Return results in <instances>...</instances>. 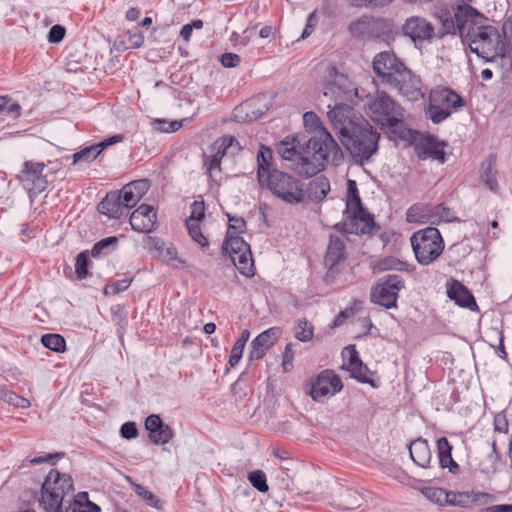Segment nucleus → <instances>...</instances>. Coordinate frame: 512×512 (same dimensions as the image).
<instances>
[{"label": "nucleus", "mask_w": 512, "mask_h": 512, "mask_svg": "<svg viewBox=\"0 0 512 512\" xmlns=\"http://www.w3.org/2000/svg\"><path fill=\"white\" fill-rule=\"evenodd\" d=\"M134 492L140 498H142L148 506L153 507L155 509H162V503H161L160 499L156 495H154L151 491L146 489L144 486H142L140 484H135Z\"/></svg>", "instance_id": "obj_42"}, {"label": "nucleus", "mask_w": 512, "mask_h": 512, "mask_svg": "<svg viewBox=\"0 0 512 512\" xmlns=\"http://www.w3.org/2000/svg\"><path fill=\"white\" fill-rule=\"evenodd\" d=\"M294 336L301 342H308L314 336V327L306 318L298 319L294 327Z\"/></svg>", "instance_id": "obj_38"}, {"label": "nucleus", "mask_w": 512, "mask_h": 512, "mask_svg": "<svg viewBox=\"0 0 512 512\" xmlns=\"http://www.w3.org/2000/svg\"><path fill=\"white\" fill-rule=\"evenodd\" d=\"M304 126L308 131L315 132L317 135L311 137L307 144V150H313L317 158L325 159L332 157L334 164H339L343 160V152L332 135L323 126L316 113L309 111L303 115Z\"/></svg>", "instance_id": "obj_5"}, {"label": "nucleus", "mask_w": 512, "mask_h": 512, "mask_svg": "<svg viewBox=\"0 0 512 512\" xmlns=\"http://www.w3.org/2000/svg\"><path fill=\"white\" fill-rule=\"evenodd\" d=\"M496 162H497L496 154L491 153L481 163L480 169H479L480 179L491 191H496L498 189V181H497L498 171L496 168Z\"/></svg>", "instance_id": "obj_30"}, {"label": "nucleus", "mask_w": 512, "mask_h": 512, "mask_svg": "<svg viewBox=\"0 0 512 512\" xmlns=\"http://www.w3.org/2000/svg\"><path fill=\"white\" fill-rule=\"evenodd\" d=\"M124 138L125 136L123 134H115L96 144H93V146L96 147L97 154L100 155L106 148L122 142Z\"/></svg>", "instance_id": "obj_58"}, {"label": "nucleus", "mask_w": 512, "mask_h": 512, "mask_svg": "<svg viewBox=\"0 0 512 512\" xmlns=\"http://www.w3.org/2000/svg\"><path fill=\"white\" fill-rule=\"evenodd\" d=\"M405 289V280L399 274L380 277L370 291V301L386 309L397 307L399 292Z\"/></svg>", "instance_id": "obj_9"}, {"label": "nucleus", "mask_w": 512, "mask_h": 512, "mask_svg": "<svg viewBox=\"0 0 512 512\" xmlns=\"http://www.w3.org/2000/svg\"><path fill=\"white\" fill-rule=\"evenodd\" d=\"M431 218H437L438 221L443 222H459L460 219L453 215L452 210L443 204L436 206L416 203L408 208L406 212V220L409 223H435Z\"/></svg>", "instance_id": "obj_13"}, {"label": "nucleus", "mask_w": 512, "mask_h": 512, "mask_svg": "<svg viewBox=\"0 0 512 512\" xmlns=\"http://www.w3.org/2000/svg\"><path fill=\"white\" fill-rule=\"evenodd\" d=\"M40 505L46 512H69V505L50 489L46 491L41 489Z\"/></svg>", "instance_id": "obj_33"}, {"label": "nucleus", "mask_w": 512, "mask_h": 512, "mask_svg": "<svg viewBox=\"0 0 512 512\" xmlns=\"http://www.w3.org/2000/svg\"><path fill=\"white\" fill-rule=\"evenodd\" d=\"M387 85L396 89L403 97L410 101H416L423 96L421 80L407 67Z\"/></svg>", "instance_id": "obj_19"}, {"label": "nucleus", "mask_w": 512, "mask_h": 512, "mask_svg": "<svg viewBox=\"0 0 512 512\" xmlns=\"http://www.w3.org/2000/svg\"><path fill=\"white\" fill-rule=\"evenodd\" d=\"M447 296L460 307L468 308L472 311L478 308L473 294L458 280L452 279L447 285Z\"/></svg>", "instance_id": "obj_25"}, {"label": "nucleus", "mask_w": 512, "mask_h": 512, "mask_svg": "<svg viewBox=\"0 0 512 512\" xmlns=\"http://www.w3.org/2000/svg\"><path fill=\"white\" fill-rule=\"evenodd\" d=\"M280 334V329L278 327H271L262 333H260L258 336H256L254 339L256 340V344L263 345L264 347H267L268 349L274 345L276 342L278 336Z\"/></svg>", "instance_id": "obj_44"}, {"label": "nucleus", "mask_w": 512, "mask_h": 512, "mask_svg": "<svg viewBox=\"0 0 512 512\" xmlns=\"http://www.w3.org/2000/svg\"><path fill=\"white\" fill-rule=\"evenodd\" d=\"M256 102L257 100L255 99L251 103H246L247 105H249L248 112L250 115L251 122L260 119L269 110V106L267 104H263L260 107H256Z\"/></svg>", "instance_id": "obj_60"}, {"label": "nucleus", "mask_w": 512, "mask_h": 512, "mask_svg": "<svg viewBox=\"0 0 512 512\" xmlns=\"http://www.w3.org/2000/svg\"><path fill=\"white\" fill-rule=\"evenodd\" d=\"M138 428L135 422L128 421L122 424L120 428V435L122 438L131 440L135 439L138 436Z\"/></svg>", "instance_id": "obj_61"}, {"label": "nucleus", "mask_w": 512, "mask_h": 512, "mask_svg": "<svg viewBox=\"0 0 512 512\" xmlns=\"http://www.w3.org/2000/svg\"><path fill=\"white\" fill-rule=\"evenodd\" d=\"M312 152L311 157L299 156L295 163L294 172L299 177L310 178L317 175L319 172L324 170L326 162L332 161V157L325 159L317 158L313 150H308V153Z\"/></svg>", "instance_id": "obj_24"}, {"label": "nucleus", "mask_w": 512, "mask_h": 512, "mask_svg": "<svg viewBox=\"0 0 512 512\" xmlns=\"http://www.w3.org/2000/svg\"><path fill=\"white\" fill-rule=\"evenodd\" d=\"M329 75L330 77L335 76V80L327 83L324 96L334 97L335 104L333 108L329 110L327 116L340 138L343 134H347L350 130L355 128L356 125H359L360 120H358V117L363 116L351 105L338 102L346 96H349L352 91L351 84L347 77L343 74H338L335 66L329 69Z\"/></svg>", "instance_id": "obj_3"}, {"label": "nucleus", "mask_w": 512, "mask_h": 512, "mask_svg": "<svg viewBox=\"0 0 512 512\" xmlns=\"http://www.w3.org/2000/svg\"><path fill=\"white\" fill-rule=\"evenodd\" d=\"M127 185L131 187V189L140 199L145 195V193L149 189V181L147 179L134 180L128 183Z\"/></svg>", "instance_id": "obj_64"}, {"label": "nucleus", "mask_w": 512, "mask_h": 512, "mask_svg": "<svg viewBox=\"0 0 512 512\" xmlns=\"http://www.w3.org/2000/svg\"><path fill=\"white\" fill-rule=\"evenodd\" d=\"M495 38L497 45L502 44L498 30L491 25H480L477 29H471L469 32H465L463 42H482L484 45H490Z\"/></svg>", "instance_id": "obj_29"}, {"label": "nucleus", "mask_w": 512, "mask_h": 512, "mask_svg": "<svg viewBox=\"0 0 512 512\" xmlns=\"http://www.w3.org/2000/svg\"><path fill=\"white\" fill-rule=\"evenodd\" d=\"M132 278H123L120 280H117L111 284L106 285L104 289L105 294H112L116 295L120 292H123L129 288L131 285Z\"/></svg>", "instance_id": "obj_54"}, {"label": "nucleus", "mask_w": 512, "mask_h": 512, "mask_svg": "<svg viewBox=\"0 0 512 512\" xmlns=\"http://www.w3.org/2000/svg\"><path fill=\"white\" fill-rule=\"evenodd\" d=\"M473 16H481V13L467 3L458 5L453 13L448 8L440 9L437 13L441 23L439 37L459 34L463 39L467 22L471 21Z\"/></svg>", "instance_id": "obj_8"}, {"label": "nucleus", "mask_w": 512, "mask_h": 512, "mask_svg": "<svg viewBox=\"0 0 512 512\" xmlns=\"http://www.w3.org/2000/svg\"><path fill=\"white\" fill-rule=\"evenodd\" d=\"M120 194L121 201L123 206L128 211L129 209L135 207L137 203L141 200L137 197L134 191L127 184L122 187L120 191H117Z\"/></svg>", "instance_id": "obj_49"}, {"label": "nucleus", "mask_w": 512, "mask_h": 512, "mask_svg": "<svg viewBox=\"0 0 512 512\" xmlns=\"http://www.w3.org/2000/svg\"><path fill=\"white\" fill-rule=\"evenodd\" d=\"M501 455H493L488 453L484 459L479 462V471L486 475L492 476L498 471Z\"/></svg>", "instance_id": "obj_41"}, {"label": "nucleus", "mask_w": 512, "mask_h": 512, "mask_svg": "<svg viewBox=\"0 0 512 512\" xmlns=\"http://www.w3.org/2000/svg\"><path fill=\"white\" fill-rule=\"evenodd\" d=\"M145 429L149 440L155 445H165L174 437V430L165 424L158 414H151L145 419Z\"/></svg>", "instance_id": "obj_20"}, {"label": "nucleus", "mask_w": 512, "mask_h": 512, "mask_svg": "<svg viewBox=\"0 0 512 512\" xmlns=\"http://www.w3.org/2000/svg\"><path fill=\"white\" fill-rule=\"evenodd\" d=\"M99 155L97 154L96 147L93 145L82 148L80 151L74 153L72 155L73 162L75 165L79 162L91 163L94 161Z\"/></svg>", "instance_id": "obj_46"}, {"label": "nucleus", "mask_w": 512, "mask_h": 512, "mask_svg": "<svg viewBox=\"0 0 512 512\" xmlns=\"http://www.w3.org/2000/svg\"><path fill=\"white\" fill-rule=\"evenodd\" d=\"M219 61L223 67L234 68L240 64V56L235 53L226 52L220 55Z\"/></svg>", "instance_id": "obj_63"}, {"label": "nucleus", "mask_w": 512, "mask_h": 512, "mask_svg": "<svg viewBox=\"0 0 512 512\" xmlns=\"http://www.w3.org/2000/svg\"><path fill=\"white\" fill-rule=\"evenodd\" d=\"M358 120L360 124L343 134L340 141L355 163L363 165L377 153L380 134L364 117Z\"/></svg>", "instance_id": "obj_4"}, {"label": "nucleus", "mask_w": 512, "mask_h": 512, "mask_svg": "<svg viewBox=\"0 0 512 512\" xmlns=\"http://www.w3.org/2000/svg\"><path fill=\"white\" fill-rule=\"evenodd\" d=\"M222 252L228 254L235 268L244 276L255 274L250 245L241 237L228 233L222 243Z\"/></svg>", "instance_id": "obj_10"}, {"label": "nucleus", "mask_w": 512, "mask_h": 512, "mask_svg": "<svg viewBox=\"0 0 512 512\" xmlns=\"http://www.w3.org/2000/svg\"><path fill=\"white\" fill-rule=\"evenodd\" d=\"M342 356L343 364L341 369L348 371L351 378L357 380L360 383L369 384L373 388L378 387V383L368 376L371 371L361 360L355 345H349L345 347L342 352Z\"/></svg>", "instance_id": "obj_15"}, {"label": "nucleus", "mask_w": 512, "mask_h": 512, "mask_svg": "<svg viewBox=\"0 0 512 512\" xmlns=\"http://www.w3.org/2000/svg\"><path fill=\"white\" fill-rule=\"evenodd\" d=\"M409 454L412 461L419 467L428 469L432 460V452L426 439L419 437L410 442Z\"/></svg>", "instance_id": "obj_28"}, {"label": "nucleus", "mask_w": 512, "mask_h": 512, "mask_svg": "<svg viewBox=\"0 0 512 512\" xmlns=\"http://www.w3.org/2000/svg\"><path fill=\"white\" fill-rule=\"evenodd\" d=\"M214 154L210 157H207L204 160V166H206L207 170L211 172L214 169L220 168L221 160L226 154L223 149H221L216 143L213 145Z\"/></svg>", "instance_id": "obj_51"}, {"label": "nucleus", "mask_w": 512, "mask_h": 512, "mask_svg": "<svg viewBox=\"0 0 512 512\" xmlns=\"http://www.w3.org/2000/svg\"><path fill=\"white\" fill-rule=\"evenodd\" d=\"M119 238L117 236H109L96 242L90 254L93 258H101L108 256L118 248Z\"/></svg>", "instance_id": "obj_34"}, {"label": "nucleus", "mask_w": 512, "mask_h": 512, "mask_svg": "<svg viewBox=\"0 0 512 512\" xmlns=\"http://www.w3.org/2000/svg\"><path fill=\"white\" fill-rule=\"evenodd\" d=\"M90 252L88 250L80 252L75 259V273L79 280L86 279L89 275V267L91 265Z\"/></svg>", "instance_id": "obj_40"}, {"label": "nucleus", "mask_w": 512, "mask_h": 512, "mask_svg": "<svg viewBox=\"0 0 512 512\" xmlns=\"http://www.w3.org/2000/svg\"><path fill=\"white\" fill-rule=\"evenodd\" d=\"M65 34L66 29L59 24H55L50 28L48 32L47 40L49 43H59L63 40Z\"/></svg>", "instance_id": "obj_62"}, {"label": "nucleus", "mask_w": 512, "mask_h": 512, "mask_svg": "<svg viewBox=\"0 0 512 512\" xmlns=\"http://www.w3.org/2000/svg\"><path fill=\"white\" fill-rule=\"evenodd\" d=\"M414 145L417 157L421 160L433 159L443 164L446 161L444 147L447 145L444 141H439L433 135L423 136L418 132L414 141H407Z\"/></svg>", "instance_id": "obj_17"}, {"label": "nucleus", "mask_w": 512, "mask_h": 512, "mask_svg": "<svg viewBox=\"0 0 512 512\" xmlns=\"http://www.w3.org/2000/svg\"><path fill=\"white\" fill-rule=\"evenodd\" d=\"M350 35L358 39H377L385 32L384 20L372 16H362L348 26Z\"/></svg>", "instance_id": "obj_18"}, {"label": "nucleus", "mask_w": 512, "mask_h": 512, "mask_svg": "<svg viewBox=\"0 0 512 512\" xmlns=\"http://www.w3.org/2000/svg\"><path fill=\"white\" fill-rule=\"evenodd\" d=\"M97 209L99 213L110 219H120L128 212L123 206L120 194L117 191L108 192L98 204Z\"/></svg>", "instance_id": "obj_26"}, {"label": "nucleus", "mask_w": 512, "mask_h": 512, "mask_svg": "<svg viewBox=\"0 0 512 512\" xmlns=\"http://www.w3.org/2000/svg\"><path fill=\"white\" fill-rule=\"evenodd\" d=\"M50 489L54 491L59 498L69 505L70 500H66L67 495L74 490L73 479L68 474H62L56 469H51L42 484V490Z\"/></svg>", "instance_id": "obj_22"}, {"label": "nucleus", "mask_w": 512, "mask_h": 512, "mask_svg": "<svg viewBox=\"0 0 512 512\" xmlns=\"http://www.w3.org/2000/svg\"><path fill=\"white\" fill-rule=\"evenodd\" d=\"M127 35H128L129 48L137 49L143 45L144 35L138 29V27H134L133 29L128 30Z\"/></svg>", "instance_id": "obj_59"}, {"label": "nucleus", "mask_w": 512, "mask_h": 512, "mask_svg": "<svg viewBox=\"0 0 512 512\" xmlns=\"http://www.w3.org/2000/svg\"><path fill=\"white\" fill-rule=\"evenodd\" d=\"M343 389L341 377L332 369H325L305 383V391L314 401L323 402Z\"/></svg>", "instance_id": "obj_11"}, {"label": "nucleus", "mask_w": 512, "mask_h": 512, "mask_svg": "<svg viewBox=\"0 0 512 512\" xmlns=\"http://www.w3.org/2000/svg\"><path fill=\"white\" fill-rule=\"evenodd\" d=\"M129 222L134 231L149 233L155 229L156 212L152 206L142 204L131 213Z\"/></svg>", "instance_id": "obj_23"}, {"label": "nucleus", "mask_w": 512, "mask_h": 512, "mask_svg": "<svg viewBox=\"0 0 512 512\" xmlns=\"http://www.w3.org/2000/svg\"><path fill=\"white\" fill-rule=\"evenodd\" d=\"M423 494L431 502L440 506H445V500L448 498V492L444 488L428 487L423 489Z\"/></svg>", "instance_id": "obj_43"}, {"label": "nucleus", "mask_w": 512, "mask_h": 512, "mask_svg": "<svg viewBox=\"0 0 512 512\" xmlns=\"http://www.w3.org/2000/svg\"><path fill=\"white\" fill-rule=\"evenodd\" d=\"M410 242L416 260L421 265H429L434 262L445 247L440 231L433 226L414 232Z\"/></svg>", "instance_id": "obj_7"}, {"label": "nucleus", "mask_w": 512, "mask_h": 512, "mask_svg": "<svg viewBox=\"0 0 512 512\" xmlns=\"http://www.w3.org/2000/svg\"><path fill=\"white\" fill-rule=\"evenodd\" d=\"M205 216V204L203 201H194L191 205L190 216L185 222L200 223Z\"/></svg>", "instance_id": "obj_56"}, {"label": "nucleus", "mask_w": 512, "mask_h": 512, "mask_svg": "<svg viewBox=\"0 0 512 512\" xmlns=\"http://www.w3.org/2000/svg\"><path fill=\"white\" fill-rule=\"evenodd\" d=\"M0 395L7 403L15 407L27 408L30 406V402L28 399L21 397L12 391H5L2 388V393H0Z\"/></svg>", "instance_id": "obj_53"}, {"label": "nucleus", "mask_w": 512, "mask_h": 512, "mask_svg": "<svg viewBox=\"0 0 512 512\" xmlns=\"http://www.w3.org/2000/svg\"><path fill=\"white\" fill-rule=\"evenodd\" d=\"M347 259L345 242L338 236L331 235L324 256V266L327 271L323 281L327 285L334 284L342 272V267Z\"/></svg>", "instance_id": "obj_12"}, {"label": "nucleus", "mask_w": 512, "mask_h": 512, "mask_svg": "<svg viewBox=\"0 0 512 512\" xmlns=\"http://www.w3.org/2000/svg\"><path fill=\"white\" fill-rule=\"evenodd\" d=\"M100 512V507L91 502L88 492L82 491L74 496L73 501H69V512Z\"/></svg>", "instance_id": "obj_35"}, {"label": "nucleus", "mask_w": 512, "mask_h": 512, "mask_svg": "<svg viewBox=\"0 0 512 512\" xmlns=\"http://www.w3.org/2000/svg\"><path fill=\"white\" fill-rule=\"evenodd\" d=\"M286 138L283 140L278 148V153L280 154L283 160H294L296 156L299 157L297 149L294 145H290V143Z\"/></svg>", "instance_id": "obj_57"}, {"label": "nucleus", "mask_w": 512, "mask_h": 512, "mask_svg": "<svg viewBox=\"0 0 512 512\" xmlns=\"http://www.w3.org/2000/svg\"><path fill=\"white\" fill-rule=\"evenodd\" d=\"M216 144L223 149L225 153L230 151L233 155L242 149L239 141L233 136L223 137L221 143L216 142Z\"/></svg>", "instance_id": "obj_55"}, {"label": "nucleus", "mask_w": 512, "mask_h": 512, "mask_svg": "<svg viewBox=\"0 0 512 512\" xmlns=\"http://www.w3.org/2000/svg\"><path fill=\"white\" fill-rule=\"evenodd\" d=\"M445 505L467 508L469 507V495L467 491L464 492H448V498L445 500Z\"/></svg>", "instance_id": "obj_48"}, {"label": "nucleus", "mask_w": 512, "mask_h": 512, "mask_svg": "<svg viewBox=\"0 0 512 512\" xmlns=\"http://www.w3.org/2000/svg\"><path fill=\"white\" fill-rule=\"evenodd\" d=\"M330 191V182L325 176H318L309 182L305 190L306 197L314 202H321Z\"/></svg>", "instance_id": "obj_32"}, {"label": "nucleus", "mask_w": 512, "mask_h": 512, "mask_svg": "<svg viewBox=\"0 0 512 512\" xmlns=\"http://www.w3.org/2000/svg\"><path fill=\"white\" fill-rule=\"evenodd\" d=\"M373 70L381 79L382 83L388 84L395 79L405 68V64L395 55L394 52L383 51L375 55Z\"/></svg>", "instance_id": "obj_16"}, {"label": "nucleus", "mask_w": 512, "mask_h": 512, "mask_svg": "<svg viewBox=\"0 0 512 512\" xmlns=\"http://www.w3.org/2000/svg\"><path fill=\"white\" fill-rule=\"evenodd\" d=\"M345 509H355L361 506V495L353 489H345L342 494Z\"/></svg>", "instance_id": "obj_52"}, {"label": "nucleus", "mask_w": 512, "mask_h": 512, "mask_svg": "<svg viewBox=\"0 0 512 512\" xmlns=\"http://www.w3.org/2000/svg\"><path fill=\"white\" fill-rule=\"evenodd\" d=\"M365 112L381 128H387L394 137L414 141L418 131L408 128L404 122V109L390 95L377 90L365 104Z\"/></svg>", "instance_id": "obj_2"}, {"label": "nucleus", "mask_w": 512, "mask_h": 512, "mask_svg": "<svg viewBox=\"0 0 512 512\" xmlns=\"http://www.w3.org/2000/svg\"><path fill=\"white\" fill-rule=\"evenodd\" d=\"M350 220V226H357V222L363 223L359 230L361 234L371 233L374 229L379 228L372 214L362 205L359 209H353L350 212H344Z\"/></svg>", "instance_id": "obj_31"}, {"label": "nucleus", "mask_w": 512, "mask_h": 512, "mask_svg": "<svg viewBox=\"0 0 512 512\" xmlns=\"http://www.w3.org/2000/svg\"><path fill=\"white\" fill-rule=\"evenodd\" d=\"M402 32L417 43L430 40L434 36V27L425 18L412 16L405 21Z\"/></svg>", "instance_id": "obj_21"}, {"label": "nucleus", "mask_w": 512, "mask_h": 512, "mask_svg": "<svg viewBox=\"0 0 512 512\" xmlns=\"http://www.w3.org/2000/svg\"><path fill=\"white\" fill-rule=\"evenodd\" d=\"M465 105L464 98L453 89L436 86L430 91L429 103L425 109V116L434 124H440L448 119L453 111Z\"/></svg>", "instance_id": "obj_6"}, {"label": "nucleus", "mask_w": 512, "mask_h": 512, "mask_svg": "<svg viewBox=\"0 0 512 512\" xmlns=\"http://www.w3.org/2000/svg\"><path fill=\"white\" fill-rule=\"evenodd\" d=\"M42 345L56 353H63L66 350L65 338L57 333H47L41 336Z\"/></svg>", "instance_id": "obj_37"}, {"label": "nucleus", "mask_w": 512, "mask_h": 512, "mask_svg": "<svg viewBox=\"0 0 512 512\" xmlns=\"http://www.w3.org/2000/svg\"><path fill=\"white\" fill-rule=\"evenodd\" d=\"M356 181L349 179L347 181V199L346 209L344 212H350L353 209H359L362 206Z\"/></svg>", "instance_id": "obj_39"}, {"label": "nucleus", "mask_w": 512, "mask_h": 512, "mask_svg": "<svg viewBox=\"0 0 512 512\" xmlns=\"http://www.w3.org/2000/svg\"><path fill=\"white\" fill-rule=\"evenodd\" d=\"M375 268L378 272L384 271H409V264L394 256H387L380 259Z\"/></svg>", "instance_id": "obj_36"}, {"label": "nucleus", "mask_w": 512, "mask_h": 512, "mask_svg": "<svg viewBox=\"0 0 512 512\" xmlns=\"http://www.w3.org/2000/svg\"><path fill=\"white\" fill-rule=\"evenodd\" d=\"M437 456L441 469H448L449 473L458 475L461 471L459 464L453 459V446L447 437H440L436 442Z\"/></svg>", "instance_id": "obj_27"}, {"label": "nucleus", "mask_w": 512, "mask_h": 512, "mask_svg": "<svg viewBox=\"0 0 512 512\" xmlns=\"http://www.w3.org/2000/svg\"><path fill=\"white\" fill-rule=\"evenodd\" d=\"M45 167L43 162L25 161L17 175V179L30 198L42 193L48 186L46 175L43 174Z\"/></svg>", "instance_id": "obj_14"}, {"label": "nucleus", "mask_w": 512, "mask_h": 512, "mask_svg": "<svg viewBox=\"0 0 512 512\" xmlns=\"http://www.w3.org/2000/svg\"><path fill=\"white\" fill-rule=\"evenodd\" d=\"M227 217L229 222L227 234L230 233L231 235L239 236V234L245 232L246 221L243 217L231 214H227Z\"/></svg>", "instance_id": "obj_50"}, {"label": "nucleus", "mask_w": 512, "mask_h": 512, "mask_svg": "<svg viewBox=\"0 0 512 512\" xmlns=\"http://www.w3.org/2000/svg\"><path fill=\"white\" fill-rule=\"evenodd\" d=\"M189 236L198 243L202 248L208 247L209 242L207 238L203 235L200 223L196 222H185Z\"/></svg>", "instance_id": "obj_47"}, {"label": "nucleus", "mask_w": 512, "mask_h": 512, "mask_svg": "<svg viewBox=\"0 0 512 512\" xmlns=\"http://www.w3.org/2000/svg\"><path fill=\"white\" fill-rule=\"evenodd\" d=\"M257 179L262 188L286 204L298 205L306 200L304 184L293 175L281 171L273 163L271 148L260 145L257 152Z\"/></svg>", "instance_id": "obj_1"}, {"label": "nucleus", "mask_w": 512, "mask_h": 512, "mask_svg": "<svg viewBox=\"0 0 512 512\" xmlns=\"http://www.w3.org/2000/svg\"><path fill=\"white\" fill-rule=\"evenodd\" d=\"M248 480L251 485L261 493L269 490L266 474L262 470H255L248 474Z\"/></svg>", "instance_id": "obj_45"}]
</instances>
